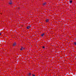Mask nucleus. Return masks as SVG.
I'll list each match as a JSON object with an SVG mask.
<instances>
[{
	"mask_svg": "<svg viewBox=\"0 0 76 76\" xmlns=\"http://www.w3.org/2000/svg\"><path fill=\"white\" fill-rule=\"evenodd\" d=\"M16 43L15 42L14 43H13V46H16Z\"/></svg>",
	"mask_w": 76,
	"mask_h": 76,
	"instance_id": "1",
	"label": "nucleus"
},
{
	"mask_svg": "<svg viewBox=\"0 0 76 76\" xmlns=\"http://www.w3.org/2000/svg\"><path fill=\"white\" fill-rule=\"evenodd\" d=\"M31 26H28L27 27V29H30V28H31Z\"/></svg>",
	"mask_w": 76,
	"mask_h": 76,
	"instance_id": "2",
	"label": "nucleus"
},
{
	"mask_svg": "<svg viewBox=\"0 0 76 76\" xmlns=\"http://www.w3.org/2000/svg\"><path fill=\"white\" fill-rule=\"evenodd\" d=\"M24 48L22 47L21 48V49H20V50L22 51V50H24Z\"/></svg>",
	"mask_w": 76,
	"mask_h": 76,
	"instance_id": "3",
	"label": "nucleus"
},
{
	"mask_svg": "<svg viewBox=\"0 0 76 76\" xmlns=\"http://www.w3.org/2000/svg\"><path fill=\"white\" fill-rule=\"evenodd\" d=\"M47 4V3L46 2H45L43 4V6H45Z\"/></svg>",
	"mask_w": 76,
	"mask_h": 76,
	"instance_id": "4",
	"label": "nucleus"
},
{
	"mask_svg": "<svg viewBox=\"0 0 76 76\" xmlns=\"http://www.w3.org/2000/svg\"><path fill=\"white\" fill-rule=\"evenodd\" d=\"M45 35V33H43V34H42L41 36V37H44V35Z\"/></svg>",
	"mask_w": 76,
	"mask_h": 76,
	"instance_id": "5",
	"label": "nucleus"
},
{
	"mask_svg": "<svg viewBox=\"0 0 76 76\" xmlns=\"http://www.w3.org/2000/svg\"><path fill=\"white\" fill-rule=\"evenodd\" d=\"M49 22V20L48 19H47L46 20V22Z\"/></svg>",
	"mask_w": 76,
	"mask_h": 76,
	"instance_id": "6",
	"label": "nucleus"
},
{
	"mask_svg": "<svg viewBox=\"0 0 76 76\" xmlns=\"http://www.w3.org/2000/svg\"><path fill=\"white\" fill-rule=\"evenodd\" d=\"M31 73H29L28 74V76H31Z\"/></svg>",
	"mask_w": 76,
	"mask_h": 76,
	"instance_id": "7",
	"label": "nucleus"
},
{
	"mask_svg": "<svg viewBox=\"0 0 76 76\" xmlns=\"http://www.w3.org/2000/svg\"><path fill=\"white\" fill-rule=\"evenodd\" d=\"M69 3H72V0L70 1H69Z\"/></svg>",
	"mask_w": 76,
	"mask_h": 76,
	"instance_id": "8",
	"label": "nucleus"
},
{
	"mask_svg": "<svg viewBox=\"0 0 76 76\" xmlns=\"http://www.w3.org/2000/svg\"><path fill=\"white\" fill-rule=\"evenodd\" d=\"M9 4H12V2L9 3Z\"/></svg>",
	"mask_w": 76,
	"mask_h": 76,
	"instance_id": "9",
	"label": "nucleus"
},
{
	"mask_svg": "<svg viewBox=\"0 0 76 76\" xmlns=\"http://www.w3.org/2000/svg\"><path fill=\"white\" fill-rule=\"evenodd\" d=\"M42 48H45V47H44V46H42Z\"/></svg>",
	"mask_w": 76,
	"mask_h": 76,
	"instance_id": "10",
	"label": "nucleus"
},
{
	"mask_svg": "<svg viewBox=\"0 0 76 76\" xmlns=\"http://www.w3.org/2000/svg\"><path fill=\"white\" fill-rule=\"evenodd\" d=\"M32 75L33 76H35V75H33V74H32Z\"/></svg>",
	"mask_w": 76,
	"mask_h": 76,
	"instance_id": "11",
	"label": "nucleus"
},
{
	"mask_svg": "<svg viewBox=\"0 0 76 76\" xmlns=\"http://www.w3.org/2000/svg\"><path fill=\"white\" fill-rule=\"evenodd\" d=\"M74 44H75V45H76V42H75L74 43Z\"/></svg>",
	"mask_w": 76,
	"mask_h": 76,
	"instance_id": "12",
	"label": "nucleus"
},
{
	"mask_svg": "<svg viewBox=\"0 0 76 76\" xmlns=\"http://www.w3.org/2000/svg\"><path fill=\"white\" fill-rule=\"evenodd\" d=\"M1 35V33H0V35Z\"/></svg>",
	"mask_w": 76,
	"mask_h": 76,
	"instance_id": "13",
	"label": "nucleus"
}]
</instances>
